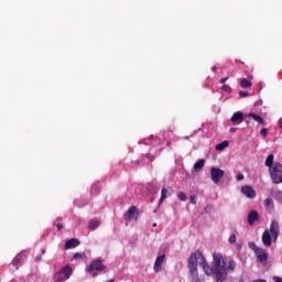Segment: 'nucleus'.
<instances>
[{
	"mask_svg": "<svg viewBox=\"0 0 282 282\" xmlns=\"http://www.w3.org/2000/svg\"><path fill=\"white\" fill-rule=\"evenodd\" d=\"M248 79H249V80H252V76H249Z\"/></svg>",
	"mask_w": 282,
	"mask_h": 282,
	"instance_id": "nucleus-48",
	"label": "nucleus"
},
{
	"mask_svg": "<svg viewBox=\"0 0 282 282\" xmlns=\"http://www.w3.org/2000/svg\"><path fill=\"white\" fill-rule=\"evenodd\" d=\"M85 253H75L73 259H85Z\"/></svg>",
	"mask_w": 282,
	"mask_h": 282,
	"instance_id": "nucleus-29",
	"label": "nucleus"
},
{
	"mask_svg": "<svg viewBox=\"0 0 282 282\" xmlns=\"http://www.w3.org/2000/svg\"><path fill=\"white\" fill-rule=\"evenodd\" d=\"M235 131H237V128H230V129H229V132H230V133H235Z\"/></svg>",
	"mask_w": 282,
	"mask_h": 282,
	"instance_id": "nucleus-40",
	"label": "nucleus"
},
{
	"mask_svg": "<svg viewBox=\"0 0 282 282\" xmlns=\"http://www.w3.org/2000/svg\"><path fill=\"white\" fill-rule=\"evenodd\" d=\"M72 267L70 265H65L59 271H57L54 275V281L55 282H65L69 280V276H72Z\"/></svg>",
	"mask_w": 282,
	"mask_h": 282,
	"instance_id": "nucleus-3",
	"label": "nucleus"
},
{
	"mask_svg": "<svg viewBox=\"0 0 282 282\" xmlns=\"http://www.w3.org/2000/svg\"><path fill=\"white\" fill-rule=\"evenodd\" d=\"M98 276V273H93V278L96 279Z\"/></svg>",
	"mask_w": 282,
	"mask_h": 282,
	"instance_id": "nucleus-43",
	"label": "nucleus"
},
{
	"mask_svg": "<svg viewBox=\"0 0 282 282\" xmlns=\"http://www.w3.org/2000/svg\"><path fill=\"white\" fill-rule=\"evenodd\" d=\"M253 250L259 263H263V261H268V251H265V249L253 248Z\"/></svg>",
	"mask_w": 282,
	"mask_h": 282,
	"instance_id": "nucleus-9",
	"label": "nucleus"
},
{
	"mask_svg": "<svg viewBox=\"0 0 282 282\" xmlns=\"http://www.w3.org/2000/svg\"><path fill=\"white\" fill-rule=\"evenodd\" d=\"M80 246V240L77 238H70L66 240L64 248H78Z\"/></svg>",
	"mask_w": 282,
	"mask_h": 282,
	"instance_id": "nucleus-17",
	"label": "nucleus"
},
{
	"mask_svg": "<svg viewBox=\"0 0 282 282\" xmlns=\"http://www.w3.org/2000/svg\"><path fill=\"white\" fill-rule=\"evenodd\" d=\"M213 210V205H207L205 207V213H210Z\"/></svg>",
	"mask_w": 282,
	"mask_h": 282,
	"instance_id": "nucleus-34",
	"label": "nucleus"
},
{
	"mask_svg": "<svg viewBox=\"0 0 282 282\" xmlns=\"http://www.w3.org/2000/svg\"><path fill=\"white\" fill-rule=\"evenodd\" d=\"M221 89L224 91H226V94H231L232 93V88L229 85H226V84L223 85Z\"/></svg>",
	"mask_w": 282,
	"mask_h": 282,
	"instance_id": "nucleus-25",
	"label": "nucleus"
},
{
	"mask_svg": "<svg viewBox=\"0 0 282 282\" xmlns=\"http://www.w3.org/2000/svg\"><path fill=\"white\" fill-rule=\"evenodd\" d=\"M213 72H217V66H214V67H213Z\"/></svg>",
	"mask_w": 282,
	"mask_h": 282,
	"instance_id": "nucleus-45",
	"label": "nucleus"
},
{
	"mask_svg": "<svg viewBox=\"0 0 282 282\" xmlns=\"http://www.w3.org/2000/svg\"><path fill=\"white\" fill-rule=\"evenodd\" d=\"M204 253L200 251H196L191 254L188 258V270H189V280L191 282L197 281L198 272H197V264L202 265L204 263Z\"/></svg>",
	"mask_w": 282,
	"mask_h": 282,
	"instance_id": "nucleus-1",
	"label": "nucleus"
},
{
	"mask_svg": "<svg viewBox=\"0 0 282 282\" xmlns=\"http://www.w3.org/2000/svg\"><path fill=\"white\" fill-rule=\"evenodd\" d=\"M229 243H237V236L236 235H231L229 237Z\"/></svg>",
	"mask_w": 282,
	"mask_h": 282,
	"instance_id": "nucleus-30",
	"label": "nucleus"
},
{
	"mask_svg": "<svg viewBox=\"0 0 282 282\" xmlns=\"http://www.w3.org/2000/svg\"><path fill=\"white\" fill-rule=\"evenodd\" d=\"M166 195H169V189H166V187H163L161 191V197L159 199V204L164 203V199H166Z\"/></svg>",
	"mask_w": 282,
	"mask_h": 282,
	"instance_id": "nucleus-23",
	"label": "nucleus"
},
{
	"mask_svg": "<svg viewBox=\"0 0 282 282\" xmlns=\"http://www.w3.org/2000/svg\"><path fill=\"white\" fill-rule=\"evenodd\" d=\"M272 164H274V154H269L265 160V166L273 169L274 166H272Z\"/></svg>",
	"mask_w": 282,
	"mask_h": 282,
	"instance_id": "nucleus-21",
	"label": "nucleus"
},
{
	"mask_svg": "<svg viewBox=\"0 0 282 282\" xmlns=\"http://www.w3.org/2000/svg\"><path fill=\"white\" fill-rule=\"evenodd\" d=\"M137 165L140 166V161H137Z\"/></svg>",
	"mask_w": 282,
	"mask_h": 282,
	"instance_id": "nucleus-49",
	"label": "nucleus"
},
{
	"mask_svg": "<svg viewBox=\"0 0 282 282\" xmlns=\"http://www.w3.org/2000/svg\"><path fill=\"white\" fill-rule=\"evenodd\" d=\"M241 194L247 196L248 199H254V197H257V192L250 185L242 186L241 187Z\"/></svg>",
	"mask_w": 282,
	"mask_h": 282,
	"instance_id": "nucleus-10",
	"label": "nucleus"
},
{
	"mask_svg": "<svg viewBox=\"0 0 282 282\" xmlns=\"http://www.w3.org/2000/svg\"><path fill=\"white\" fill-rule=\"evenodd\" d=\"M268 132H269L268 128H263L260 131V133H261V135H263V138H265L268 135Z\"/></svg>",
	"mask_w": 282,
	"mask_h": 282,
	"instance_id": "nucleus-32",
	"label": "nucleus"
},
{
	"mask_svg": "<svg viewBox=\"0 0 282 282\" xmlns=\"http://www.w3.org/2000/svg\"><path fill=\"white\" fill-rule=\"evenodd\" d=\"M230 145V142L223 141L216 145V151H224V149H227V147Z\"/></svg>",
	"mask_w": 282,
	"mask_h": 282,
	"instance_id": "nucleus-22",
	"label": "nucleus"
},
{
	"mask_svg": "<svg viewBox=\"0 0 282 282\" xmlns=\"http://www.w3.org/2000/svg\"><path fill=\"white\" fill-rule=\"evenodd\" d=\"M98 226H100V220H90L89 221V225H88V228L90 230H96V228H98Z\"/></svg>",
	"mask_w": 282,
	"mask_h": 282,
	"instance_id": "nucleus-24",
	"label": "nucleus"
},
{
	"mask_svg": "<svg viewBox=\"0 0 282 282\" xmlns=\"http://www.w3.org/2000/svg\"><path fill=\"white\" fill-rule=\"evenodd\" d=\"M280 129H282V119H280Z\"/></svg>",
	"mask_w": 282,
	"mask_h": 282,
	"instance_id": "nucleus-46",
	"label": "nucleus"
},
{
	"mask_svg": "<svg viewBox=\"0 0 282 282\" xmlns=\"http://www.w3.org/2000/svg\"><path fill=\"white\" fill-rule=\"evenodd\" d=\"M269 232H271L273 241H276V239H279V234H280L279 221H276V220L271 221Z\"/></svg>",
	"mask_w": 282,
	"mask_h": 282,
	"instance_id": "nucleus-11",
	"label": "nucleus"
},
{
	"mask_svg": "<svg viewBox=\"0 0 282 282\" xmlns=\"http://www.w3.org/2000/svg\"><path fill=\"white\" fill-rule=\"evenodd\" d=\"M248 118H252V120H254L256 122H258V124H265V120L262 119L261 116L254 113V112H250L248 115Z\"/></svg>",
	"mask_w": 282,
	"mask_h": 282,
	"instance_id": "nucleus-18",
	"label": "nucleus"
},
{
	"mask_svg": "<svg viewBox=\"0 0 282 282\" xmlns=\"http://www.w3.org/2000/svg\"><path fill=\"white\" fill-rule=\"evenodd\" d=\"M204 164H206V161L204 159L198 160L194 164V171H202V169H204Z\"/></svg>",
	"mask_w": 282,
	"mask_h": 282,
	"instance_id": "nucleus-20",
	"label": "nucleus"
},
{
	"mask_svg": "<svg viewBox=\"0 0 282 282\" xmlns=\"http://www.w3.org/2000/svg\"><path fill=\"white\" fill-rule=\"evenodd\" d=\"M42 254H45V249H42Z\"/></svg>",
	"mask_w": 282,
	"mask_h": 282,
	"instance_id": "nucleus-47",
	"label": "nucleus"
},
{
	"mask_svg": "<svg viewBox=\"0 0 282 282\" xmlns=\"http://www.w3.org/2000/svg\"><path fill=\"white\" fill-rule=\"evenodd\" d=\"M214 265H215V270H214V275L216 279V282H224L226 281V278L228 276V273L226 272V270H224V268L221 267V253H214Z\"/></svg>",
	"mask_w": 282,
	"mask_h": 282,
	"instance_id": "nucleus-2",
	"label": "nucleus"
},
{
	"mask_svg": "<svg viewBox=\"0 0 282 282\" xmlns=\"http://www.w3.org/2000/svg\"><path fill=\"white\" fill-rule=\"evenodd\" d=\"M249 248H257V245L254 242H249Z\"/></svg>",
	"mask_w": 282,
	"mask_h": 282,
	"instance_id": "nucleus-39",
	"label": "nucleus"
},
{
	"mask_svg": "<svg viewBox=\"0 0 282 282\" xmlns=\"http://www.w3.org/2000/svg\"><path fill=\"white\" fill-rule=\"evenodd\" d=\"M220 260V267L223 268V270H225V272H235V268H237V262H235V260L232 259H228V258H224V256H221Z\"/></svg>",
	"mask_w": 282,
	"mask_h": 282,
	"instance_id": "nucleus-6",
	"label": "nucleus"
},
{
	"mask_svg": "<svg viewBox=\"0 0 282 282\" xmlns=\"http://www.w3.org/2000/svg\"><path fill=\"white\" fill-rule=\"evenodd\" d=\"M247 221L249 226H254V221H259V213L257 210L249 212Z\"/></svg>",
	"mask_w": 282,
	"mask_h": 282,
	"instance_id": "nucleus-12",
	"label": "nucleus"
},
{
	"mask_svg": "<svg viewBox=\"0 0 282 282\" xmlns=\"http://www.w3.org/2000/svg\"><path fill=\"white\" fill-rule=\"evenodd\" d=\"M189 202L191 204H197V198H195V196H191Z\"/></svg>",
	"mask_w": 282,
	"mask_h": 282,
	"instance_id": "nucleus-35",
	"label": "nucleus"
},
{
	"mask_svg": "<svg viewBox=\"0 0 282 282\" xmlns=\"http://www.w3.org/2000/svg\"><path fill=\"white\" fill-rule=\"evenodd\" d=\"M55 224H58V219H57V221H55Z\"/></svg>",
	"mask_w": 282,
	"mask_h": 282,
	"instance_id": "nucleus-50",
	"label": "nucleus"
},
{
	"mask_svg": "<svg viewBox=\"0 0 282 282\" xmlns=\"http://www.w3.org/2000/svg\"><path fill=\"white\" fill-rule=\"evenodd\" d=\"M147 160H149V162H154L155 161V155L151 154V153H148L145 155Z\"/></svg>",
	"mask_w": 282,
	"mask_h": 282,
	"instance_id": "nucleus-28",
	"label": "nucleus"
},
{
	"mask_svg": "<svg viewBox=\"0 0 282 282\" xmlns=\"http://www.w3.org/2000/svg\"><path fill=\"white\" fill-rule=\"evenodd\" d=\"M55 226H56V228H57L58 230H61V229L63 228V224H61V223H55Z\"/></svg>",
	"mask_w": 282,
	"mask_h": 282,
	"instance_id": "nucleus-37",
	"label": "nucleus"
},
{
	"mask_svg": "<svg viewBox=\"0 0 282 282\" xmlns=\"http://www.w3.org/2000/svg\"><path fill=\"white\" fill-rule=\"evenodd\" d=\"M164 259H166L165 254H161L156 258L154 262V272H160L162 270V265L164 263Z\"/></svg>",
	"mask_w": 282,
	"mask_h": 282,
	"instance_id": "nucleus-14",
	"label": "nucleus"
},
{
	"mask_svg": "<svg viewBox=\"0 0 282 282\" xmlns=\"http://www.w3.org/2000/svg\"><path fill=\"white\" fill-rule=\"evenodd\" d=\"M240 87H242V89H248V88L252 87V82H250V79L242 78L240 80Z\"/></svg>",
	"mask_w": 282,
	"mask_h": 282,
	"instance_id": "nucleus-19",
	"label": "nucleus"
},
{
	"mask_svg": "<svg viewBox=\"0 0 282 282\" xmlns=\"http://www.w3.org/2000/svg\"><path fill=\"white\" fill-rule=\"evenodd\" d=\"M262 242L264 246H267V248H269V246H272V234H270V230H264L262 234Z\"/></svg>",
	"mask_w": 282,
	"mask_h": 282,
	"instance_id": "nucleus-13",
	"label": "nucleus"
},
{
	"mask_svg": "<svg viewBox=\"0 0 282 282\" xmlns=\"http://www.w3.org/2000/svg\"><path fill=\"white\" fill-rule=\"evenodd\" d=\"M239 96H241L242 98H248L249 93H248V91L240 90V91H239Z\"/></svg>",
	"mask_w": 282,
	"mask_h": 282,
	"instance_id": "nucleus-31",
	"label": "nucleus"
},
{
	"mask_svg": "<svg viewBox=\"0 0 282 282\" xmlns=\"http://www.w3.org/2000/svg\"><path fill=\"white\" fill-rule=\"evenodd\" d=\"M177 197H178V199H181V202H186V193L180 192Z\"/></svg>",
	"mask_w": 282,
	"mask_h": 282,
	"instance_id": "nucleus-26",
	"label": "nucleus"
},
{
	"mask_svg": "<svg viewBox=\"0 0 282 282\" xmlns=\"http://www.w3.org/2000/svg\"><path fill=\"white\" fill-rule=\"evenodd\" d=\"M138 207L135 205H132L129 207V209L124 213V220L131 221V219H134V221H138Z\"/></svg>",
	"mask_w": 282,
	"mask_h": 282,
	"instance_id": "nucleus-8",
	"label": "nucleus"
},
{
	"mask_svg": "<svg viewBox=\"0 0 282 282\" xmlns=\"http://www.w3.org/2000/svg\"><path fill=\"white\" fill-rule=\"evenodd\" d=\"M231 122L234 124H241L243 122V112L237 111L231 116Z\"/></svg>",
	"mask_w": 282,
	"mask_h": 282,
	"instance_id": "nucleus-15",
	"label": "nucleus"
},
{
	"mask_svg": "<svg viewBox=\"0 0 282 282\" xmlns=\"http://www.w3.org/2000/svg\"><path fill=\"white\" fill-rule=\"evenodd\" d=\"M273 203L272 198H265L264 199V206L265 208H270V205Z\"/></svg>",
	"mask_w": 282,
	"mask_h": 282,
	"instance_id": "nucleus-27",
	"label": "nucleus"
},
{
	"mask_svg": "<svg viewBox=\"0 0 282 282\" xmlns=\"http://www.w3.org/2000/svg\"><path fill=\"white\" fill-rule=\"evenodd\" d=\"M273 281H275V282H282V278L273 276Z\"/></svg>",
	"mask_w": 282,
	"mask_h": 282,
	"instance_id": "nucleus-38",
	"label": "nucleus"
},
{
	"mask_svg": "<svg viewBox=\"0 0 282 282\" xmlns=\"http://www.w3.org/2000/svg\"><path fill=\"white\" fill-rule=\"evenodd\" d=\"M243 178H245L243 174H238L236 176L237 182H241V181H243Z\"/></svg>",
	"mask_w": 282,
	"mask_h": 282,
	"instance_id": "nucleus-33",
	"label": "nucleus"
},
{
	"mask_svg": "<svg viewBox=\"0 0 282 282\" xmlns=\"http://www.w3.org/2000/svg\"><path fill=\"white\" fill-rule=\"evenodd\" d=\"M270 175L273 184H282V164L274 163L273 167L270 169Z\"/></svg>",
	"mask_w": 282,
	"mask_h": 282,
	"instance_id": "nucleus-4",
	"label": "nucleus"
},
{
	"mask_svg": "<svg viewBox=\"0 0 282 282\" xmlns=\"http://www.w3.org/2000/svg\"><path fill=\"white\" fill-rule=\"evenodd\" d=\"M107 267L102 264V260L95 259L86 268V272H104Z\"/></svg>",
	"mask_w": 282,
	"mask_h": 282,
	"instance_id": "nucleus-5",
	"label": "nucleus"
},
{
	"mask_svg": "<svg viewBox=\"0 0 282 282\" xmlns=\"http://www.w3.org/2000/svg\"><path fill=\"white\" fill-rule=\"evenodd\" d=\"M210 175H212V182H214V184H219L221 177L226 175V172H224V170L219 167H212Z\"/></svg>",
	"mask_w": 282,
	"mask_h": 282,
	"instance_id": "nucleus-7",
	"label": "nucleus"
},
{
	"mask_svg": "<svg viewBox=\"0 0 282 282\" xmlns=\"http://www.w3.org/2000/svg\"><path fill=\"white\" fill-rule=\"evenodd\" d=\"M229 77H225V78H221L219 80L220 85H226V82L228 80Z\"/></svg>",
	"mask_w": 282,
	"mask_h": 282,
	"instance_id": "nucleus-36",
	"label": "nucleus"
},
{
	"mask_svg": "<svg viewBox=\"0 0 282 282\" xmlns=\"http://www.w3.org/2000/svg\"><path fill=\"white\" fill-rule=\"evenodd\" d=\"M96 189H98V186L95 185V186L91 187L90 192L94 193V191H96Z\"/></svg>",
	"mask_w": 282,
	"mask_h": 282,
	"instance_id": "nucleus-41",
	"label": "nucleus"
},
{
	"mask_svg": "<svg viewBox=\"0 0 282 282\" xmlns=\"http://www.w3.org/2000/svg\"><path fill=\"white\" fill-rule=\"evenodd\" d=\"M153 228L158 227V223L152 224Z\"/></svg>",
	"mask_w": 282,
	"mask_h": 282,
	"instance_id": "nucleus-44",
	"label": "nucleus"
},
{
	"mask_svg": "<svg viewBox=\"0 0 282 282\" xmlns=\"http://www.w3.org/2000/svg\"><path fill=\"white\" fill-rule=\"evenodd\" d=\"M35 261H41V254L35 258Z\"/></svg>",
	"mask_w": 282,
	"mask_h": 282,
	"instance_id": "nucleus-42",
	"label": "nucleus"
},
{
	"mask_svg": "<svg viewBox=\"0 0 282 282\" xmlns=\"http://www.w3.org/2000/svg\"><path fill=\"white\" fill-rule=\"evenodd\" d=\"M200 265H202L204 272H205L208 276H210V274H214V273H215V265H214V267H210V265L208 264V262H206V258H204V263H200Z\"/></svg>",
	"mask_w": 282,
	"mask_h": 282,
	"instance_id": "nucleus-16",
	"label": "nucleus"
}]
</instances>
